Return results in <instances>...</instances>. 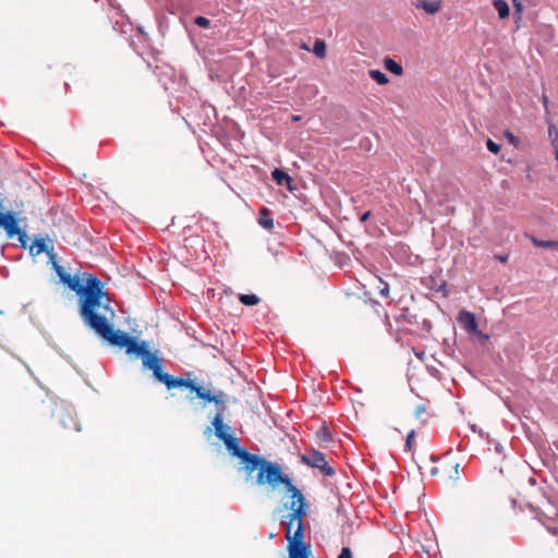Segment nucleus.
<instances>
[{
	"mask_svg": "<svg viewBox=\"0 0 558 558\" xmlns=\"http://www.w3.org/2000/svg\"><path fill=\"white\" fill-rule=\"evenodd\" d=\"M54 268L61 282L78 295L80 314L84 323L98 336L108 335L114 311L110 306L108 293L102 290L101 281L96 276L88 275L83 284L77 276L66 274L61 266L56 264Z\"/></svg>",
	"mask_w": 558,
	"mask_h": 558,
	"instance_id": "obj_1",
	"label": "nucleus"
},
{
	"mask_svg": "<svg viewBox=\"0 0 558 558\" xmlns=\"http://www.w3.org/2000/svg\"><path fill=\"white\" fill-rule=\"evenodd\" d=\"M99 337L113 347L120 349L124 348L128 354H136L142 356L144 367L151 369L154 378L158 381L161 383L168 374L162 369V361L147 350L145 342L140 343L134 338L130 337L126 332L122 330H116L112 324L109 325L108 335Z\"/></svg>",
	"mask_w": 558,
	"mask_h": 558,
	"instance_id": "obj_2",
	"label": "nucleus"
},
{
	"mask_svg": "<svg viewBox=\"0 0 558 558\" xmlns=\"http://www.w3.org/2000/svg\"><path fill=\"white\" fill-rule=\"evenodd\" d=\"M240 459L245 464L247 473L251 474L255 470L258 471L256 476V483L258 485H268L272 489H276L279 485H283L286 490L294 486L292 480L287 474L282 473V469L278 463L268 461L248 451H243Z\"/></svg>",
	"mask_w": 558,
	"mask_h": 558,
	"instance_id": "obj_3",
	"label": "nucleus"
},
{
	"mask_svg": "<svg viewBox=\"0 0 558 558\" xmlns=\"http://www.w3.org/2000/svg\"><path fill=\"white\" fill-rule=\"evenodd\" d=\"M288 493L291 494V512L286 517L287 521L282 523L286 525V538L288 545H306L304 543V524L303 519L306 515L305 498L296 486H291Z\"/></svg>",
	"mask_w": 558,
	"mask_h": 558,
	"instance_id": "obj_4",
	"label": "nucleus"
},
{
	"mask_svg": "<svg viewBox=\"0 0 558 558\" xmlns=\"http://www.w3.org/2000/svg\"><path fill=\"white\" fill-rule=\"evenodd\" d=\"M216 436L223 441L227 449L235 457L241 458V454L243 451H246L245 449H242L239 444V439L227 433V430H230V427L228 425L223 424V416L222 412L218 411L215 415L213 422H211Z\"/></svg>",
	"mask_w": 558,
	"mask_h": 558,
	"instance_id": "obj_5",
	"label": "nucleus"
},
{
	"mask_svg": "<svg viewBox=\"0 0 558 558\" xmlns=\"http://www.w3.org/2000/svg\"><path fill=\"white\" fill-rule=\"evenodd\" d=\"M302 461L312 468L319 469L324 475L332 476L335 474V470L328 465L325 454L320 451L312 450L302 456Z\"/></svg>",
	"mask_w": 558,
	"mask_h": 558,
	"instance_id": "obj_6",
	"label": "nucleus"
},
{
	"mask_svg": "<svg viewBox=\"0 0 558 558\" xmlns=\"http://www.w3.org/2000/svg\"><path fill=\"white\" fill-rule=\"evenodd\" d=\"M458 322L466 332L480 335L478 324L473 313L461 311L458 315Z\"/></svg>",
	"mask_w": 558,
	"mask_h": 558,
	"instance_id": "obj_7",
	"label": "nucleus"
},
{
	"mask_svg": "<svg viewBox=\"0 0 558 558\" xmlns=\"http://www.w3.org/2000/svg\"><path fill=\"white\" fill-rule=\"evenodd\" d=\"M161 383L167 387L168 390H171L173 388H185L190 389L192 392L196 385L194 380L183 377L175 378L169 374L166 375Z\"/></svg>",
	"mask_w": 558,
	"mask_h": 558,
	"instance_id": "obj_8",
	"label": "nucleus"
},
{
	"mask_svg": "<svg viewBox=\"0 0 558 558\" xmlns=\"http://www.w3.org/2000/svg\"><path fill=\"white\" fill-rule=\"evenodd\" d=\"M193 392L196 393L198 399L213 402L216 405L223 403L225 393L222 391H220L218 395H213L209 390H206L203 386L196 384Z\"/></svg>",
	"mask_w": 558,
	"mask_h": 558,
	"instance_id": "obj_9",
	"label": "nucleus"
},
{
	"mask_svg": "<svg viewBox=\"0 0 558 558\" xmlns=\"http://www.w3.org/2000/svg\"><path fill=\"white\" fill-rule=\"evenodd\" d=\"M289 558H310V545H288Z\"/></svg>",
	"mask_w": 558,
	"mask_h": 558,
	"instance_id": "obj_10",
	"label": "nucleus"
},
{
	"mask_svg": "<svg viewBox=\"0 0 558 558\" xmlns=\"http://www.w3.org/2000/svg\"><path fill=\"white\" fill-rule=\"evenodd\" d=\"M415 7L416 9L424 10L428 14H436L441 8V1L417 0Z\"/></svg>",
	"mask_w": 558,
	"mask_h": 558,
	"instance_id": "obj_11",
	"label": "nucleus"
},
{
	"mask_svg": "<svg viewBox=\"0 0 558 558\" xmlns=\"http://www.w3.org/2000/svg\"><path fill=\"white\" fill-rule=\"evenodd\" d=\"M258 223L268 231H271L274 229V219L271 216V211L267 207H263L259 210Z\"/></svg>",
	"mask_w": 558,
	"mask_h": 558,
	"instance_id": "obj_12",
	"label": "nucleus"
},
{
	"mask_svg": "<svg viewBox=\"0 0 558 558\" xmlns=\"http://www.w3.org/2000/svg\"><path fill=\"white\" fill-rule=\"evenodd\" d=\"M60 423L66 429H73L76 432L81 430L78 423L76 422L75 417L70 412H64L61 414Z\"/></svg>",
	"mask_w": 558,
	"mask_h": 558,
	"instance_id": "obj_13",
	"label": "nucleus"
},
{
	"mask_svg": "<svg viewBox=\"0 0 558 558\" xmlns=\"http://www.w3.org/2000/svg\"><path fill=\"white\" fill-rule=\"evenodd\" d=\"M531 242L537 246L543 248H553L558 251V241H544L535 238L534 235H527Z\"/></svg>",
	"mask_w": 558,
	"mask_h": 558,
	"instance_id": "obj_14",
	"label": "nucleus"
},
{
	"mask_svg": "<svg viewBox=\"0 0 558 558\" xmlns=\"http://www.w3.org/2000/svg\"><path fill=\"white\" fill-rule=\"evenodd\" d=\"M384 65L389 72L393 73L395 75H402L403 73L401 64H399L391 58H386L384 60Z\"/></svg>",
	"mask_w": 558,
	"mask_h": 558,
	"instance_id": "obj_15",
	"label": "nucleus"
},
{
	"mask_svg": "<svg viewBox=\"0 0 558 558\" xmlns=\"http://www.w3.org/2000/svg\"><path fill=\"white\" fill-rule=\"evenodd\" d=\"M494 8L497 10L500 19H506L509 16V5L505 0H494Z\"/></svg>",
	"mask_w": 558,
	"mask_h": 558,
	"instance_id": "obj_16",
	"label": "nucleus"
},
{
	"mask_svg": "<svg viewBox=\"0 0 558 558\" xmlns=\"http://www.w3.org/2000/svg\"><path fill=\"white\" fill-rule=\"evenodd\" d=\"M272 179H274V180L277 182V184H279V185H283V184H288V185H289V184H290V182H291V178H290V175H289L287 172H284V171H282V170H280V169H275V170L272 171Z\"/></svg>",
	"mask_w": 558,
	"mask_h": 558,
	"instance_id": "obj_17",
	"label": "nucleus"
},
{
	"mask_svg": "<svg viewBox=\"0 0 558 558\" xmlns=\"http://www.w3.org/2000/svg\"><path fill=\"white\" fill-rule=\"evenodd\" d=\"M369 76L379 85L388 84L389 80L380 70H369Z\"/></svg>",
	"mask_w": 558,
	"mask_h": 558,
	"instance_id": "obj_18",
	"label": "nucleus"
},
{
	"mask_svg": "<svg viewBox=\"0 0 558 558\" xmlns=\"http://www.w3.org/2000/svg\"><path fill=\"white\" fill-rule=\"evenodd\" d=\"M239 301L246 306H253L258 304L260 299L256 294H239Z\"/></svg>",
	"mask_w": 558,
	"mask_h": 558,
	"instance_id": "obj_19",
	"label": "nucleus"
},
{
	"mask_svg": "<svg viewBox=\"0 0 558 558\" xmlns=\"http://www.w3.org/2000/svg\"><path fill=\"white\" fill-rule=\"evenodd\" d=\"M31 251H35V255H39L43 252L47 251V244L44 239L36 238L33 242V245L31 247Z\"/></svg>",
	"mask_w": 558,
	"mask_h": 558,
	"instance_id": "obj_20",
	"label": "nucleus"
},
{
	"mask_svg": "<svg viewBox=\"0 0 558 558\" xmlns=\"http://www.w3.org/2000/svg\"><path fill=\"white\" fill-rule=\"evenodd\" d=\"M313 52L318 58H325V56H326V43L324 40H322V39H317L314 43Z\"/></svg>",
	"mask_w": 558,
	"mask_h": 558,
	"instance_id": "obj_21",
	"label": "nucleus"
},
{
	"mask_svg": "<svg viewBox=\"0 0 558 558\" xmlns=\"http://www.w3.org/2000/svg\"><path fill=\"white\" fill-rule=\"evenodd\" d=\"M414 438H415V430H411L410 433H408L407 438H405V449L408 451H412V449L414 447Z\"/></svg>",
	"mask_w": 558,
	"mask_h": 558,
	"instance_id": "obj_22",
	"label": "nucleus"
},
{
	"mask_svg": "<svg viewBox=\"0 0 558 558\" xmlns=\"http://www.w3.org/2000/svg\"><path fill=\"white\" fill-rule=\"evenodd\" d=\"M504 136L508 140L509 144L513 145L514 147L519 146L520 141L517 136H514L512 132L507 130L504 132Z\"/></svg>",
	"mask_w": 558,
	"mask_h": 558,
	"instance_id": "obj_23",
	"label": "nucleus"
},
{
	"mask_svg": "<svg viewBox=\"0 0 558 558\" xmlns=\"http://www.w3.org/2000/svg\"><path fill=\"white\" fill-rule=\"evenodd\" d=\"M487 149L493 154H498L500 151V145L492 141L490 138L486 142Z\"/></svg>",
	"mask_w": 558,
	"mask_h": 558,
	"instance_id": "obj_24",
	"label": "nucleus"
},
{
	"mask_svg": "<svg viewBox=\"0 0 558 558\" xmlns=\"http://www.w3.org/2000/svg\"><path fill=\"white\" fill-rule=\"evenodd\" d=\"M317 435L320 437V439L323 441H331V434L328 432V429L326 427H323L320 428L318 432H317Z\"/></svg>",
	"mask_w": 558,
	"mask_h": 558,
	"instance_id": "obj_25",
	"label": "nucleus"
},
{
	"mask_svg": "<svg viewBox=\"0 0 558 558\" xmlns=\"http://www.w3.org/2000/svg\"><path fill=\"white\" fill-rule=\"evenodd\" d=\"M195 24L198 25L199 27L207 28L210 24V21L207 17L197 16L195 19Z\"/></svg>",
	"mask_w": 558,
	"mask_h": 558,
	"instance_id": "obj_26",
	"label": "nucleus"
},
{
	"mask_svg": "<svg viewBox=\"0 0 558 558\" xmlns=\"http://www.w3.org/2000/svg\"><path fill=\"white\" fill-rule=\"evenodd\" d=\"M425 412H426L425 405L424 404H420L415 409V416L421 420L423 414H425Z\"/></svg>",
	"mask_w": 558,
	"mask_h": 558,
	"instance_id": "obj_27",
	"label": "nucleus"
},
{
	"mask_svg": "<svg viewBox=\"0 0 558 558\" xmlns=\"http://www.w3.org/2000/svg\"><path fill=\"white\" fill-rule=\"evenodd\" d=\"M338 558H352L351 549L349 547H343Z\"/></svg>",
	"mask_w": 558,
	"mask_h": 558,
	"instance_id": "obj_28",
	"label": "nucleus"
},
{
	"mask_svg": "<svg viewBox=\"0 0 558 558\" xmlns=\"http://www.w3.org/2000/svg\"><path fill=\"white\" fill-rule=\"evenodd\" d=\"M512 2H513V7L515 9V13H518L520 15L523 11L522 3L520 2V0H512Z\"/></svg>",
	"mask_w": 558,
	"mask_h": 558,
	"instance_id": "obj_29",
	"label": "nucleus"
},
{
	"mask_svg": "<svg viewBox=\"0 0 558 558\" xmlns=\"http://www.w3.org/2000/svg\"><path fill=\"white\" fill-rule=\"evenodd\" d=\"M459 463H454L451 469L453 470L454 474H452L451 472H448V475L450 478H453L456 480L458 477V472H459Z\"/></svg>",
	"mask_w": 558,
	"mask_h": 558,
	"instance_id": "obj_30",
	"label": "nucleus"
},
{
	"mask_svg": "<svg viewBox=\"0 0 558 558\" xmlns=\"http://www.w3.org/2000/svg\"><path fill=\"white\" fill-rule=\"evenodd\" d=\"M542 102H543V106H544V109H545V112L548 113L549 111V100H548V97L546 94H543L542 95Z\"/></svg>",
	"mask_w": 558,
	"mask_h": 558,
	"instance_id": "obj_31",
	"label": "nucleus"
},
{
	"mask_svg": "<svg viewBox=\"0 0 558 558\" xmlns=\"http://www.w3.org/2000/svg\"><path fill=\"white\" fill-rule=\"evenodd\" d=\"M548 135L551 138V141L556 137V135L558 136V132H557V130H556L554 124L549 125V128H548Z\"/></svg>",
	"mask_w": 558,
	"mask_h": 558,
	"instance_id": "obj_32",
	"label": "nucleus"
},
{
	"mask_svg": "<svg viewBox=\"0 0 558 558\" xmlns=\"http://www.w3.org/2000/svg\"><path fill=\"white\" fill-rule=\"evenodd\" d=\"M379 294L386 298L389 295V287L387 283H384V288H380Z\"/></svg>",
	"mask_w": 558,
	"mask_h": 558,
	"instance_id": "obj_33",
	"label": "nucleus"
},
{
	"mask_svg": "<svg viewBox=\"0 0 558 558\" xmlns=\"http://www.w3.org/2000/svg\"><path fill=\"white\" fill-rule=\"evenodd\" d=\"M495 258L498 259L501 263H507L508 258H509V255H496Z\"/></svg>",
	"mask_w": 558,
	"mask_h": 558,
	"instance_id": "obj_34",
	"label": "nucleus"
},
{
	"mask_svg": "<svg viewBox=\"0 0 558 558\" xmlns=\"http://www.w3.org/2000/svg\"><path fill=\"white\" fill-rule=\"evenodd\" d=\"M553 146L556 148L555 157L558 161V143H557V136L553 140Z\"/></svg>",
	"mask_w": 558,
	"mask_h": 558,
	"instance_id": "obj_35",
	"label": "nucleus"
},
{
	"mask_svg": "<svg viewBox=\"0 0 558 558\" xmlns=\"http://www.w3.org/2000/svg\"><path fill=\"white\" fill-rule=\"evenodd\" d=\"M371 216V211H366L364 213L362 216H361V221L364 222L366 221Z\"/></svg>",
	"mask_w": 558,
	"mask_h": 558,
	"instance_id": "obj_36",
	"label": "nucleus"
},
{
	"mask_svg": "<svg viewBox=\"0 0 558 558\" xmlns=\"http://www.w3.org/2000/svg\"><path fill=\"white\" fill-rule=\"evenodd\" d=\"M480 339H483V340H487L488 339V336L483 333L481 330H480V335H476Z\"/></svg>",
	"mask_w": 558,
	"mask_h": 558,
	"instance_id": "obj_37",
	"label": "nucleus"
},
{
	"mask_svg": "<svg viewBox=\"0 0 558 558\" xmlns=\"http://www.w3.org/2000/svg\"><path fill=\"white\" fill-rule=\"evenodd\" d=\"M301 48L304 49V50H310V47L307 46V44L303 43L301 45Z\"/></svg>",
	"mask_w": 558,
	"mask_h": 558,
	"instance_id": "obj_38",
	"label": "nucleus"
},
{
	"mask_svg": "<svg viewBox=\"0 0 558 558\" xmlns=\"http://www.w3.org/2000/svg\"><path fill=\"white\" fill-rule=\"evenodd\" d=\"M292 120H293V121H300V120H301V118H300L299 116H293V117H292Z\"/></svg>",
	"mask_w": 558,
	"mask_h": 558,
	"instance_id": "obj_39",
	"label": "nucleus"
}]
</instances>
